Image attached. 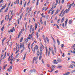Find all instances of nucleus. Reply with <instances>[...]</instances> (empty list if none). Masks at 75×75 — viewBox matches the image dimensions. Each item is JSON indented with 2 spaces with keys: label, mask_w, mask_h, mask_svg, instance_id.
<instances>
[{
  "label": "nucleus",
  "mask_w": 75,
  "mask_h": 75,
  "mask_svg": "<svg viewBox=\"0 0 75 75\" xmlns=\"http://www.w3.org/2000/svg\"><path fill=\"white\" fill-rule=\"evenodd\" d=\"M58 0H56V4L55 5H52V7H54V8H55V7H56V5H57V4H58Z\"/></svg>",
  "instance_id": "nucleus-5"
},
{
  "label": "nucleus",
  "mask_w": 75,
  "mask_h": 75,
  "mask_svg": "<svg viewBox=\"0 0 75 75\" xmlns=\"http://www.w3.org/2000/svg\"><path fill=\"white\" fill-rule=\"evenodd\" d=\"M65 13H66V12L65 11L63 13L62 16H61L62 17H63V16H64V15L65 14Z\"/></svg>",
  "instance_id": "nucleus-22"
},
{
  "label": "nucleus",
  "mask_w": 75,
  "mask_h": 75,
  "mask_svg": "<svg viewBox=\"0 0 75 75\" xmlns=\"http://www.w3.org/2000/svg\"><path fill=\"white\" fill-rule=\"evenodd\" d=\"M71 6H72V5H71V4L69 6V8L68 9V10H70V9H71Z\"/></svg>",
  "instance_id": "nucleus-30"
},
{
  "label": "nucleus",
  "mask_w": 75,
  "mask_h": 75,
  "mask_svg": "<svg viewBox=\"0 0 75 75\" xmlns=\"http://www.w3.org/2000/svg\"><path fill=\"white\" fill-rule=\"evenodd\" d=\"M51 52V48H49V51L48 52V56H50V52Z\"/></svg>",
  "instance_id": "nucleus-9"
},
{
  "label": "nucleus",
  "mask_w": 75,
  "mask_h": 75,
  "mask_svg": "<svg viewBox=\"0 0 75 75\" xmlns=\"http://www.w3.org/2000/svg\"><path fill=\"white\" fill-rule=\"evenodd\" d=\"M26 54H27V53H25L23 57V60H24V59H25V58L26 57Z\"/></svg>",
  "instance_id": "nucleus-17"
},
{
  "label": "nucleus",
  "mask_w": 75,
  "mask_h": 75,
  "mask_svg": "<svg viewBox=\"0 0 75 75\" xmlns=\"http://www.w3.org/2000/svg\"><path fill=\"white\" fill-rule=\"evenodd\" d=\"M52 8H51L50 9L48 13V14H50V12L51 11H52Z\"/></svg>",
  "instance_id": "nucleus-27"
},
{
  "label": "nucleus",
  "mask_w": 75,
  "mask_h": 75,
  "mask_svg": "<svg viewBox=\"0 0 75 75\" xmlns=\"http://www.w3.org/2000/svg\"><path fill=\"white\" fill-rule=\"evenodd\" d=\"M57 40L58 45H59L60 43V42H59V41L58 39H57Z\"/></svg>",
  "instance_id": "nucleus-31"
},
{
  "label": "nucleus",
  "mask_w": 75,
  "mask_h": 75,
  "mask_svg": "<svg viewBox=\"0 0 75 75\" xmlns=\"http://www.w3.org/2000/svg\"><path fill=\"white\" fill-rule=\"evenodd\" d=\"M6 40V38H4V39H3L2 40V45H4V44L3 43V42H4V41Z\"/></svg>",
  "instance_id": "nucleus-16"
},
{
  "label": "nucleus",
  "mask_w": 75,
  "mask_h": 75,
  "mask_svg": "<svg viewBox=\"0 0 75 75\" xmlns=\"http://www.w3.org/2000/svg\"><path fill=\"white\" fill-rule=\"evenodd\" d=\"M64 11V9H63L61 13H61V14H62L63 12Z\"/></svg>",
  "instance_id": "nucleus-40"
},
{
  "label": "nucleus",
  "mask_w": 75,
  "mask_h": 75,
  "mask_svg": "<svg viewBox=\"0 0 75 75\" xmlns=\"http://www.w3.org/2000/svg\"><path fill=\"white\" fill-rule=\"evenodd\" d=\"M7 54V52H5L4 54V57L2 59H4V58L6 57V54Z\"/></svg>",
  "instance_id": "nucleus-15"
},
{
  "label": "nucleus",
  "mask_w": 75,
  "mask_h": 75,
  "mask_svg": "<svg viewBox=\"0 0 75 75\" xmlns=\"http://www.w3.org/2000/svg\"><path fill=\"white\" fill-rule=\"evenodd\" d=\"M61 47L62 48L63 47H64V44H62Z\"/></svg>",
  "instance_id": "nucleus-64"
},
{
  "label": "nucleus",
  "mask_w": 75,
  "mask_h": 75,
  "mask_svg": "<svg viewBox=\"0 0 75 75\" xmlns=\"http://www.w3.org/2000/svg\"><path fill=\"white\" fill-rule=\"evenodd\" d=\"M3 30H4V27H2L1 29V31H3Z\"/></svg>",
  "instance_id": "nucleus-50"
},
{
  "label": "nucleus",
  "mask_w": 75,
  "mask_h": 75,
  "mask_svg": "<svg viewBox=\"0 0 75 75\" xmlns=\"http://www.w3.org/2000/svg\"><path fill=\"white\" fill-rule=\"evenodd\" d=\"M14 4H19V0H17L15 1L14 2Z\"/></svg>",
  "instance_id": "nucleus-8"
},
{
  "label": "nucleus",
  "mask_w": 75,
  "mask_h": 75,
  "mask_svg": "<svg viewBox=\"0 0 75 75\" xmlns=\"http://www.w3.org/2000/svg\"><path fill=\"white\" fill-rule=\"evenodd\" d=\"M54 52H55L56 53V51H57V49H56V48H54Z\"/></svg>",
  "instance_id": "nucleus-54"
},
{
  "label": "nucleus",
  "mask_w": 75,
  "mask_h": 75,
  "mask_svg": "<svg viewBox=\"0 0 75 75\" xmlns=\"http://www.w3.org/2000/svg\"><path fill=\"white\" fill-rule=\"evenodd\" d=\"M72 20H71L69 21V24H71L72 23Z\"/></svg>",
  "instance_id": "nucleus-20"
},
{
  "label": "nucleus",
  "mask_w": 75,
  "mask_h": 75,
  "mask_svg": "<svg viewBox=\"0 0 75 75\" xmlns=\"http://www.w3.org/2000/svg\"><path fill=\"white\" fill-rule=\"evenodd\" d=\"M57 61H58V62H62V61L61 59H57Z\"/></svg>",
  "instance_id": "nucleus-12"
},
{
  "label": "nucleus",
  "mask_w": 75,
  "mask_h": 75,
  "mask_svg": "<svg viewBox=\"0 0 75 75\" xmlns=\"http://www.w3.org/2000/svg\"><path fill=\"white\" fill-rule=\"evenodd\" d=\"M53 40L54 42V43H55V40L54 39V38H53Z\"/></svg>",
  "instance_id": "nucleus-57"
},
{
  "label": "nucleus",
  "mask_w": 75,
  "mask_h": 75,
  "mask_svg": "<svg viewBox=\"0 0 75 75\" xmlns=\"http://www.w3.org/2000/svg\"><path fill=\"white\" fill-rule=\"evenodd\" d=\"M12 29H13V30L11 29L10 30V31L11 32V33H13V31H15V30L14 29V27Z\"/></svg>",
  "instance_id": "nucleus-13"
},
{
  "label": "nucleus",
  "mask_w": 75,
  "mask_h": 75,
  "mask_svg": "<svg viewBox=\"0 0 75 75\" xmlns=\"http://www.w3.org/2000/svg\"><path fill=\"white\" fill-rule=\"evenodd\" d=\"M69 68H74V67H73V66H70L69 67Z\"/></svg>",
  "instance_id": "nucleus-55"
},
{
  "label": "nucleus",
  "mask_w": 75,
  "mask_h": 75,
  "mask_svg": "<svg viewBox=\"0 0 75 75\" xmlns=\"http://www.w3.org/2000/svg\"><path fill=\"white\" fill-rule=\"evenodd\" d=\"M62 68V67L61 66H59L57 67V68H59V69H61Z\"/></svg>",
  "instance_id": "nucleus-21"
},
{
  "label": "nucleus",
  "mask_w": 75,
  "mask_h": 75,
  "mask_svg": "<svg viewBox=\"0 0 75 75\" xmlns=\"http://www.w3.org/2000/svg\"><path fill=\"white\" fill-rule=\"evenodd\" d=\"M46 56H47V54H48V49H47V48L46 47Z\"/></svg>",
  "instance_id": "nucleus-11"
},
{
  "label": "nucleus",
  "mask_w": 75,
  "mask_h": 75,
  "mask_svg": "<svg viewBox=\"0 0 75 75\" xmlns=\"http://www.w3.org/2000/svg\"><path fill=\"white\" fill-rule=\"evenodd\" d=\"M46 40H47V42H49V40L48 39V37H46Z\"/></svg>",
  "instance_id": "nucleus-35"
},
{
  "label": "nucleus",
  "mask_w": 75,
  "mask_h": 75,
  "mask_svg": "<svg viewBox=\"0 0 75 75\" xmlns=\"http://www.w3.org/2000/svg\"><path fill=\"white\" fill-rule=\"evenodd\" d=\"M33 72V70H30V72L31 73H32V72Z\"/></svg>",
  "instance_id": "nucleus-56"
},
{
  "label": "nucleus",
  "mask_w": 75,
  "mask_h": 75,
  "mask_svg": "<svg viewBox=\"0 0 75 75\" xmlns=\"http://www.w3.org/2000/svg\"><path fill=\"white\" fill-rule=\"evenodd\" d=\"M8 10V8H7L5 10V12L6 13V11Z\"/></svg>",
  "instance_id": "nucleus-49"
},
{
  "label": "nucleus",
  "mask_w": 75,
  "mask_h": 75,
  "mask_svg": "<svg viewBox=\"0 0 75 75\" xmlns=\"http://www.w3.org/2000/svg\"><path fill=\"white\" fill-rule=\"evenodd\" d=\"M44 24L45 25H46V21H45L44 23Z\"/></svg>",
  "instance_id": "nucleus-58"
},
{
  "label": "nucleus",
  "mask_w": 75,
  "mask_h": 75,
  "mask_svg": "<svg viewBox=\"0 0 75 75\" xmlns=\"http://www.w3.org/2000/svg\"><path fill=\"white\" fill-rule=\"evenodd\" d=\"M38 56H37L36 57H34L33 59V61L32 62L33 64H34V62H35V64H37V62H38V61L37 59H38Z\"/></svg>",
  "instance_id": "nucleus-2"
},
{
  "label": "nucleus",
  "mask_w": 75,
  "mask_h": 75,
  "mask_svg": "<svg viewBox=\"0 0 75 75\" xmlns=\"http://www.w3.org/2000/svg\"><path fill=\"white\" fill-rule=\"evenodd\" d=\"M40 21L42 24H43V22H42V20H40Z\"/></svg>",
  "instance_id": "nucleus-42"
},
{
  "label": "nucleus",
  "mask_w": 75,
  "mask_h": 75,
  "mask_svg": "<svg viewBox=\"0 0 75 75\" xmlns=\"http://www.w3.org/2000/svg\"><path fill=\"white\" fill-rule=\"evenodd\" d=\"M37 25L36 23H35V30L37 29Z\"/></svg>",
  "instance_id": "nucleus-25"
},
{
  "label": "nucleus",
  "mask_w": 75,
  "mask_h": 75,
  "mask_svg": "<svg viewBox=\"0 0 75 75\" xmlns=\"http://www.w3.org/2000/svg\"><path fill=\"white\" fill-rule=\"evenodd\" d=\"M54 10H53L52 11V14H53V13H54Z\"/></svg>",
  "instance_id": "nucleus-59"
},
{
  "label": "nucleus",
  "mask_w": 75,
  "mask_h": 75,
  "mask_svg": "<svg viewBox=\"0 0 75 75\" xmlns=\"http://www.w3.org/2000/svg\"><path fill=\"white\" fill-rule=\"evenodd\" d=\"M62 27H65V26L64 25V23H63L62 24Z\"/></svg>",
  "instance_id": "nucleus-60"
},
{
  "label": "nucleus",
  "mask_w": 75,
  "mask_h": 75,
  "mask_svg": "<svg viewBox=\"0 0 75 75\" xmlns=\"http://www.w3.org/2000/svg\"><path fill=\"white\" fill-rule=\"evenodd\" d=\"M33 72H35L36 70L35 69H33Z\"/></svg>",
  "instance_id": "nucleus-63"
},
{
  "label": "nucleus",
  "mask_w": 75,
  "mask_h": 75,
  "mask_svg": "<svg viewBox=\"0 0 75 75\" xmlns=\"http://www.w3.org/2000/svg\"><path fill=\"white\" fill-rule=\"evenodd\" d=\"M5 7L6 6H3L1 8V9H0V12L1 13V12H2V11H1L2 10H3V9H4V8H5Z\"/></svg>",
  "instance_id": "nucleus-7"
},
{
  "label": "nucleus",
  "mask_w": 75,
  "mask_h": 75,
  "mask_svg": "<svg viewBox=\"0 0 75 75\" xmlns=\"http://www.w3.org/2000/svg\"><path fill=\"white\" fill-rule=\"evenodd\" d=\"M3 22H4V20H3L1 22V24L2 25V24H3Z\"/></svg>",
  "instance_id": "nucleus-38"
},
{
  "label": "nucleus",
  "mask_w": 75,
  "mask_h": 75,
  "mask_svg": "<svg viewBox=\"0 0 75 75\" xmlns=\"http://www.w3.org/2000/svg\"><path fill=\"white\" fill-rule=\"evenodd\" d=\"M59 21H60V19H59L57 21L58 23H59Z\"/></svg>",
  "instance_id": "nucleus-61"
},
{
  "label": "nucleus",
  "mask_w": 75,
  "mask_h": 75,
  "mask_svg": "<svg viewBox=\"0 0 75 75\" xmlns=\"http://www.w3.org/2000/svg\"><path fill=\"white\" fill-rule=\"evenodd\" d=\"M42 58V56H41V55L39 57V60H41V58Z\"/></svg>",
  "instance_id": "nucleus-28"
},
{
  "label": "nucleus",
  "mask_w": 75,
  "mask_h": 75,
  "mask_svg": "<svg viewBox=\"0 0 75 75\" xmlns=\"http://www.w3.org/2000/svg\"><path fill=\"white\" fill-rule=\"evenodd\" d=\"M12 68H12L11 66H10L9 69H8L7 70L8 71V72H10V71H12Z\"/></svg>",
  "instance_id": "nucleus-6"
},
{
  "label": "nucleus",
  "mask_w": 75,
  "mask_h": 75,
  "mask_svg": "<svg viewBox=\"0 0 75 75\" xmlns=\"http://www.w3.org/2000/svg\"><path fill=\"white\" fill-rule=\"evenodd\" d=\"M35 50H38V46L37 45H36L35 47L33 50V53L34 54L35 53Z\"/></svg>",
  "instance_id": "nucleus-3"
},
{
  "label": "nucleus",
  "mask_w": 75,
  "mask_h": 75,
  "mask_svg": "<svg viewBox=\"0 0 75 75\" xmlns=\"http://www.w3.org/2000/svg\"><path fill=\"white\" fill-rule=\"evenodd\" d=\"M3 0H1L0 1V3H3Z\"/></svg>",
  "instance_id": "nucleus-44"
},
{
  "label": "nucleus",
  "mask_w": 75,
  "mask_h": 75,
  "mask_svg": "<svg viewBox=\"0 0 75 75\" xmlns=\"http://www.w3.org/2000/svg\"><path fill=\"white\" fill-rule=\"evenodd\" d=\"M18 24H20V19H18Z\"/></svg>",
  "instance_id": "nucleus-39"
},
{
  "label": "nucleus",
  "mask_w": 75,
  "mask_h": 75,
  "mask_svg": "<svg viewBox=\"0 0 75 75\" xmlns=\"http://www.w3.org/2000/svg\"><path fill=\"white\" fill-rule=\"evenodd\" d=\"M65 0H62V4H63L64 3V1Z\"/></svg>",
  "instance_id": "nucleus-46"
},
{
  "label": "nucleus",
  "mask_w": 75,
  "mask_h": 75,
  "mask_svg": "<svg viewBox=\"0 0 75 75\" xmlns=\"http://www.w3.org/2000/svg\"><path fill=\"white\" fill-rule=\"evenodd\" d=\"M66 74V75H69V74H70V72H68Z\"/></svg>",
  "instance_id": "nucleus-36"
},
{
  "label": "nucleus",
  "mask_w": 75,
  "mask_h": 75,
  "mask_svg": "<svg viewBox=\"0 0 75 75\" xmlns=\"http://www.w3.org/2000/svg\"><path fill=\"white\" fill-rule=\"evenodd\" d=\"M23 37H22L21 39V40H20V42H22V41H23Z\"/></svg>",
  "instance_id": "nucleus-37"
},
{
  "label": "nucleus",
  "mask_w": 75,
  "mask_h": 75,
  "mask_svg": "<svg viewBox=\"0 0 75 75\" xmlns=\"http://www.w3.org/2000/svg\"><path fill=\"white\" fill-rule=\"evenodd\" d=\"M26 5V2H25L24 3V7H25Z\"/></svg>",
  "instance_id": "nucleus-43"
},
{
  "label": "nucleus",
  "mask_w": 75,
  "mask_h": 75,
  "mask_svg": "<svg viewBox=\"0 0 75 75\" xmlns=\"http://www.w3.org/2000/svg\"><path fill=\"white\" fill-rule=\"evenodd\" d=\"M64 19H65V17H63V18L62 19L61 23H62V22L64 21Z\"/></svg>",
  "instance_id": "nucleus-19"
},
{
  "label": "nucleus",
  "mask_w": 75,
  "mask_h": 75,
  "mask_svg": "<svg viewBox=\"0 0 75 75\" xmlns=\"http://www.w3.org/2000/svg\"><path fill=\"white\" fill-rule=\"evenodd\" d=\"M38 5V1H37L36 2V6H37Z\"/></svg>",
  "instance_id": "nucleus-45"
},
{
  "label": "nucleus",
  "mask_w": 75,
  "mask_h": 75,
  "mask_svg": "<svg viewBox=\"0 0 75 75\" xmlns=\"http://www.w3.org/2000/svg\"><path fill=\"white\" fill-rule=\"evenodd\" d=\"M59 10L58 9H57L56 13H55V14H57L58 13V11H59Z\"/></svg>",
  "instance_id": "nucleus-24"
},
{
  "label": "nucleus",
  "mask_w": 75,
  "mask_h": 75,
  "mask_svg": "<svg viewBox=\"0 0 75 75\" xmlns=\"http://www.w3.org/2000/svg\"><path fill=\"white\" fill-rule=\"evenodd\" d=\"M53 62L54 63V64H57L58 63V62H57L56 60H54L53 61Z\"/></svg>",
  "instance_id": "nucleus-10"
},
{
  "label": "nucleus",
  "mask_w": 75,
  "mask_h": 75,
  "mask_svg": "<svg viewBox=\"0 0 75 75\" xmlns=\"http://www.w3.org/2000/svg\"><path fill=\"white\" fill-rule=\"evenodd\" d=\"M20 48H21V47H22V45H21V43L20 44Z\"/></svg>",
  "instance_id": "nucleus-51"
},
{
  "label": "nucleus",
  "mask_w": 75,
  "mask_h": 75,
  "mask_svg": "<svg viewBox=\"0 0 75 75\" xmlns=\"http://www.w3.org/2000/svg\"><path fill=\"white\" fill-rule=\"evenodd\" d=\"M18 55H19V53H18V54L16 55V57H17Z\"/></svg>",
  "instance_id": "nucleus-62"
},
{
  "label": "nucleus",
  "mask_w": 75,
  "mask_h": 75,
  "mask_svg": "<svg viewBox=\"0 0 75 75\" xmlns=\"http://www.w3.org/2000/svg\"><path fill=\"white\" fill-rule=\"evenodd\" d=\"M31 43H30L28 45V47H30Z\"/></svg>",
  "instance_id": "nucleus-47"
},
{
  "label": "nucleus",
  "mask_w": 75,
  "mask_h": 75,
  "mask_svg": "<svg viewBox=\"0 0 75 75\" xmlns=\"http://www.w3.org/2000/svg\"><path fill=\"white\" fill-rule=\"evenodd\" d=\"M51 51L53 55H54L55 54H54V50H52Z\"/></svg>",
  "instance_id": "nucleus-23"
},
{
  "label": "nucleus",
  "mask_w": 75,
  "mask_h": 75,
  "mask_svg": "<svg viewBox=\"0 0 75 75\" xmlns=\"http://www.w3.org/2000/svg\"><path fill=\"white\" fill-rule=\"evenodd\" d=\"M27 38L29 39V40H30V39H31V35L29 34V35L28 37Z\"/></svg>",
  "instance_id": "nucleus-26"
},
{
  "label": "nucleus",
  "mask_w": 75,
  "mask_h": 75,
  "mask_svg": "<svg viewBox=\"0 0 75 75\" xmlns=\"http://www.w3.org/2000/svg\"><path fill=\"white\" fill-rule=\"evenodd\" d=\"M23 13H22L20 16L19 18L20 20H21V18H22V17L23 16Z\"/></svg>",
  "instance_id": "nucleus-18"
},
{
  "label": "nucleus",
  "mask_w": 75,
  "mask_h": 75,
  "mask_svg": "<svg viewBox=\"0 0 75 75\" xmlns=\"http://www.w3.org/2000/svg\"><path fill=\"white\" fill-rule=\"evenodd\" d=\"M44 39V42H45V43H47V42L46 41V39H45V38H44V37H43Z\"/></svg>",
  "instance_id": "nucleus-29"
},
{
  "label": "nucleus",
  "mask_w": 75,
  "mask_h": 75,
  "mask_svg": "<svg viewBox=\"0 0 75 75\" xmlns=\"http://www.w3.org/2000/svg\"><path fill=\"white\" fill-rule=\"evenodd\" d=\"M44 46L42 45L40 47V50H38L37 51V56H39V55H42V49H44Z\"/></svg>",
  "instance_id": "nucleus-1"
},
{
  "label": "nucleus",
  "mask_w": 75,
  "mask_h": 75,
  "mask_svg": "<svg viewBox=\"0 0 75 75\" xmlns=\"http://www.w3.org/2000/svg\"><path fill=\"white\" fill-rule=\"evenodd\" d=\"M21 35V34H20V33H19V34L18 35V38H19V37H20V36Z\"/></svg>",
  "instance_id": "nucleus-41"
},
{
  "label": "nucleus",
  "mask_w": 75,
  "mask_h": 75,
  "mask_svg": "<svg viewBox=\"0 0 75 75\" xmlns=\"http://www.w3.org/2000/svg\"><path fill=\"white\" fill-rule=\"evenodd\" d=\"M25 29H27V23H26L25 24Z\"/></svg>",
  "instance_id": "nucleus-34"
},
{
  "label": "nucleus",
  "mask_w": 75,
  "mask_h": 75,
  "mask_svg": "<svg viewBox=\"0 0 75 75\" xmlns=\"http://www.w3.org/2000/svg\"><path fill=\"white\" fill-rule=\"evenodd\" d=\"M68 22V19H66V20L65 22V26L66 27L67 26V23Z\"/></svg>",
  "instance_id": "nucleus-14"
},
{
  "label": "nucleus",
  "mask_w": 75,
  "mask_h": 75,
  "mask_svg": "<svg viewBox=\"0 0 75 75\" xmlns=\"http://www.w3.org/2000/svg\"><path fill=\"white\" fill-rule=\"evenodd\" d=\"M69 11V10L68 9H67L65 11H66V13H68V11Z\"/></svg>",
  "instance_id": "nucleus-33"
},
{
  "label": "nucleus",
  "mask_w": 75,
  "mask_h": 75,
  "mask_svg": "<svg viewBox=\"0 0 75 75\" xmlns=\"http://www.w3.org/2000/svg\"><path fill=\"white\" fill-rule=\"evenodd\" d=\"M55 68V66H52L51 67V71L50 72H52L54 70V68Z\"/></svg>",
  "instance_id": "nucleus-4"
},
{
  "label": "nucleus",
  "mask_w": 75,
  "mask_h": 75,
  "mask_svg": "<svg viewBox=\"0 0 75 75\" xmlns=\"http://www.w3.org/2000/svg\"><path fill=\"white\" fill-rule=\"evenodd\" d=\"M24 49H22V50H21V53H22L23 52V51H24Z\"/></svg>",
  "instance_id": "nucleus-52"
},
{
  "label": "nucleus",
  "mask_w": 75,
  "mask_h": 75,
  "mask_svg": "<svg viewBox=\"0 0 75 75\" xmlns=\"http://www.w3.org/2000/svg\"><path fill=\"white\" fill-rule=\"evenodd\" d=\"M41 16L42 17H45V15H44V14H43V13H42Z\"/></svg>",
  "instance_id": "nucleus-32"
},
{
  "label": "nucleus",
  "mask_w": 75,
  "mask_h": 75,
  "mask_svg": "<svg viewBox=\"0 0 75 75\" xmlns=\"http://www.w3.org/2000/svg\"><path fill=\"white\" fill-rule=\"evenodd\" d=\"M7 16L6 15L5 17V20H7Z\"/></svg>",
  "instance_id": "nucleus-48"
},
{
  "label": "nucleus",
  "mask_w": 75,
  "mask_h": 75,
  "mask_svg": "<svg viewBox=\"0 0 75 75\" xmlns=\"http://www.w3.org/2000/svg\"><path fill=\"white\" fill-rule=\"evenodd\" d=\"M22 32H23V30H21V31L20 33V34H21V33H22Z\"/></svg>",
  "instance_id": "nucleus-53"
}]
</instances>
